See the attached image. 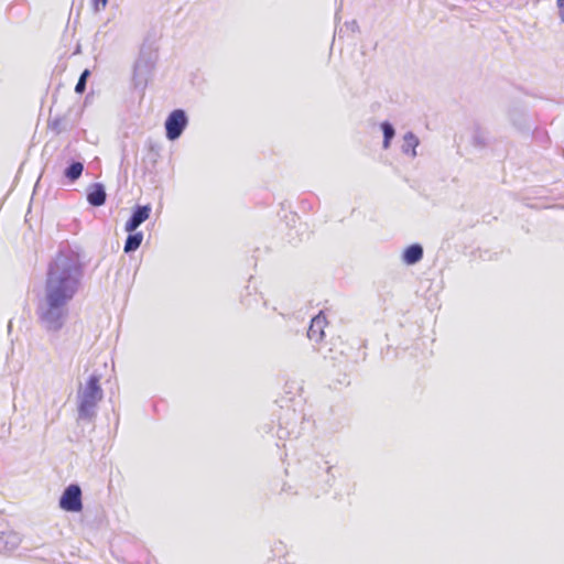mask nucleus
<instances>
[{"label": "nucleus", "mask_w": 564, "mask_h": 564, "mask_svg": "<svg viewBox=\"0 0 564 564\" xmlns=\"http://www.w3.org/2000/svg\"><path fill=\"white\" fill-rule=\"evenodd\" d=\"M83 267L78 256L59 252L50 263L44 286V303L37 314L48 330L63 327V308L76 294Z\"/></svg>", "instance_id": "1"}, {"label": "nucleus", "mask_w": 564, "mask_h": 564, "mask_svg": "<svg viewBox=\"0 0 564 564\" xmlns=\"http://www.w3.org/2000/svg\"><path fill=\"white\" fill-rule=\"evenodd\" d=\"M101 399L102 390L99 383V377L91 376L86 387L79 392V414L85 417L91 416L95 406Z\"/></svg>", "instance_id": "2"}, {"label": "nucleus", "mask_w": 564, "mask_h": 564, "mask_svg": "<svg viewBox=\"0 0 564 564\" xmlns=\"http://www.w3.org/2000/svg\"><path fill=\"white\" fill-rule=\"evenodd\" d=\"M59 507L67 512H80L83 510L82 490L78 485H69L59 499Z\"/></svg>", "instance_id": "3"}, {"label": "nucleus", "mask_w": 564, "mask_h": 564, "mask_svg": "<svg viewBox=\"0 0 564 564\" xmlns=\"http://www.w3.org/2000/svg\"><path fill=\"white\" fill-rule=\"evenodd\" d=\"M187 124V119L183 110H173L165 121L166 137L170 140L177 139Z\"/></svg>", "instance_id": "4"}, {"label": "nucleus", "mask_w": 564, "mask_h": 564, "mask_svg": "<svg viewBox=\"0 0 564 564\" xmlns=\"http://www.w3.org/2000/svg\"><path fill=\"white\" fill-rule=\"evenodd\" d=\"M326 325L327 319L323 313L313 317L307 330L308 338L314 341H321L324 338Z\"/></svg>", "instance_id": "5"}, {"label": "nucleus", "mask_w": 564, "mask_h": 564, "mask_svg": "<svg viewBox=\"0 0 564 564\" xmlns=\"http://www.w3.org/2000/svg\"><path fill=\"white\" fill-rule=\"evenodd\" d=\"M151 214L150 206H138L133 212L131 218L126 223L124 229L128 232H133L143 221H145Z\"/></svg>", "instance_id": "6"}, {"label": "nucleus", "mask_w": 564, "mask_h": 564, "mask_svg": "<svg viewBox=\"0 0 564 564\" xmlns=\"http://www.w3.org/2000/svg\"><path fill=\"white\" fill-rule=\"evenodd\" d=\"M106 192L100 183H95L89 186L87 193V200L91 206H101L106 202Z\"/></svg>", "instance_id": "7"}, {"label": "nucleus", "mask_w": 564, "mask_h": 564, "mask_svg": "<svg viewBox=\"0 0 564 564\" xmlns=\"http://www.w3.org/2000/svg\"><path fill=\"white\" fill-rule=\"evenodd\" d=\"M423 257V249L420 245H411L404 250L403 261L406 264H414Z\"/></svg>", "instance_id": "8"}, {"label": "nucleus", "mask_w": 564, "mask_h": 564, "mask_svg": "<svg viewBox=\"0 0 564 564\" xmlns=\"http://www.w3.org/2000/svg\"><path fill=\"white\" fill-rule=\"evenodd\" d=\"M143 235L141 232L129 235L124 243V252L137 250L140 247Z\"/></svg>", "instance_id": "9"}, {"label": "nucleus", "mask_w": 564, "mask_h": 564, "mask_svg": "<svg viewBox=\"0 0 564 564\" xmlns=\"http://www.w3.org/2000/svg\"><path fill=\"white\" fill-rule=\"evenodd\" d=\"M84 171V165L80 162H74L72 163L65 171V176L74 182L77 178L80 177L82 173Z\"/></svg>", "instance_id": "10"}, {"label": "nucleus", "mask_w": 564, "mask_h": 564, "mask_svg": "<svg viewBox=\"0 0 564 564\" xmlns=\"http://www.w3.org/2000/svg\"><path fill=\"white\" fill-rule=\"evenodd\" d=\"M381 128H382V131H383V135H384V140H383V148L384 149H388L389 145H390V141L391 139L394 137V129L393 127L388 123V122H383L381 124Z\"/></svg>", "instance_id": "11"}, {"label": "nucleus", "mask_w": 564, "mask_h": 564, "mask_svg": "<svg viewBox=\"0 0 564 564\" xmlns=\"http://www.w3.org/2000/svg\"><path fill=\"white\" fill-rule=\"evenodd\" d=\"M419 144L416 137L412 133H408L404 135V151H412V154H415V148Z\"/></svg>", "instance_id": "12"}, {"label": "nucleus", "mask_w": 564, "mask_h": 564, "mask_svg": "<svg viewBox=\"0 0 564 564\" xmlns=\"http://www.w3.org/2000/svg\"><path fill=\"white\" fill-rule=\"evenodd\" d=\"M89 70L88 69H85L77 84H76V87H75V91L78 93V94H83L85 91V88H86V80H87V77L89 76Z\"/></svg>", "instance_id": "13"}, {"label": "nucleus", "mask_w": 564, "mask_h": 564, "mask_svg": "<svg viewBox=\"0 0 564 564\" xmlns=\"http://www.w3.org/2000/svg\"><path fill=\"white\" fill-rule=\"evenodd\" d=\"M108 0H93L94 9L96 11H99L101 9H105L107 6Z\"/></svg>", "instance_id": "14"}, {"label": "nucleus", "mask_w": 564, "mask_h": 564, "mask_svg": "<svg viewBox=\"0 0 564 564\" xmlns=\"http://www.w3.org/2000/svg\"><path fill=\"white\" fill-rule=\"evenodd\" d=\"M556 3H557L561 19H562V21H564V0H557Z\"/></svg>", "instance_id": "15"}]
</instances>
